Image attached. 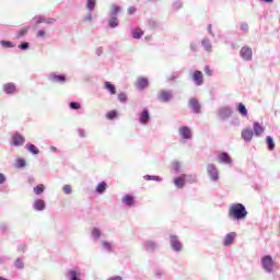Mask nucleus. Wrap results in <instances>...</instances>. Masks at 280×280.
Returning a JSON list of instances; mask_svg holds the SVG:
<instances>
[{
  "label": "nucleus",
  "instance_id": "nucleus-1",
  "mask_svg": "<svg viewBox=\"0 0 280 280\" xmlns=\"http://www.w3.org/2000/svg\"><path fill=\"white\" fill-rule=\"evenodd\" d=\"M248 217V210L243 203H233L229 209V218L231 220H236V222H242Z\"/></svg>",
  "mask_w": 280,
  "mask_h": 280
},
{
  "label": "nucleus",
  "instance_id": "nucleus-2",
  "mask_svg": "<svg viewBox=\"0 0 280 280\" xmlns=\"http://www.w3.org/2000/svg\"><path fill=\"white\" fill-rule=\"evenodd\" d=\"M119 12H121V7L117 4H112L108 12V27L110 30H115V27H119Z\"/></svg>",
  "mask_w": 280,
  "mask_h": 280
},
{
  "label": "nucleus",
  "instance_id": "nucleus-3",
  "mask_svg": "<svg viewBox=\"0 0 280 280\" xmlns=\"http://www.w3.org/2000/svg\"><path fill=\"white\" fill-rule=\"evenodd\" d=\"M260 264H261L262 270H265L267 275H271V272L275 270V260L270 255L262 256Z\"/></svg>",
  "mask_w": 280,
  "mask_h": 280
},
{
  "label": "nucleus",
  "instance_id": "nucleus-4",
  "mask_svg": "<svg viewBox=\"0 0 280 280\" xmlns=\"http://www.w3.org/2000/svg\"><path fill=\"white\" fill-rule=\"evenodd\" d=\"M170 246L173 253H183V242L174 234L170 235Z\"/></svg>",
  "mask_w": 280,
  "mask_h": 280
},
{
  "label": "nucleus",
  "instance_id": "nucleus-5",
  "mask_svg": "<svg viewBox=\"0 0 280 280\" xmlns=\"http://www.w3.org/2000/svg\"><path fill=\"white\" fill-rule=\"evenodd\" d=\"M207 174L212 183H218V180H220V171L215 164L207 165Z\"/></svg>",
  "mask_w": 280,
  "mask_h": 280
},
{
  "label": "nucleus",
  "instance_id": "nucleus-6",
  "mask_svg": "<svg viewBox=\"0 0 280 280\" xmlns=\"http://www.w3.org/2000/svg\"><path fill=\"white\" fill-rule=\"evenodd\" d=\"M217 115L221 121H226V119H231L233 115V108L229 106H222L217 110Z\"/></svg>",
  "mask_w": 280,
  "mask_h": 280
},
{
  "label": "nucleus",
  "instance_id": "nucleus-7",
  "mask_svg": "<svg viewBox=\"0 0 280 280\" xmlns=\"http://www.w3.org/2000/svg\"><path fill=\"white\" fill-rule=\"evenodd\" d=\"M188 108L195 114V115H200L202 113V105H200V102H198V98L191 97L188 101Z\"/></svg>",
  "mask_w": 280,
  "mask_h": 280
},
{
  "label": "nucleus",
  "instance_id": "nucleus-8",
  "mask_svg": "<svg viewBox=\"0 0 280 280\" xmlns=\"http://www.w3.org/2000/svg\"><path fill=\"white\" fill-rule=\"evenodd\" d=\"M2 91L4 93V95H16V93H19V88L16 86V83L13 82H9V83H4L2 85Z\"/></svg>",
  "mask_w": 280,
  "mask_h": 280
},
{
  "label": "nucleus",
  "instance_id": "nucleus-9",
  "mask_svg": "<svg viewBox=\"0 0 280 280\" xmlns=\"http://www.w3.org/2000/svg\"><path fill=\"white\" fill-rule=\"evenodd\" d=\"M47 80L49 82H54L55 84H65V82H67V75L52 72L48 74Z\"/></svg>",
  "mask_w": 280,
  "mask_h": 280
},
{
  "label": "nucleus",
  "instance_id": "nucleus-10",
  "mask_svg": "<svg viewBox=\"0 0 280 280\" xmlns=\"http://www.w3.org/2000/svg\"><path fill=\"white\" fill-rule=\"evenodd\" d=\"M240 56L245 62H250L253 60V48L244 46L240 50Z\"/></svg>",
  "mask_w": 280,
  "mask_h": 280
},
{
  "label": "nucleus",
  "instance_id": "nucleus-11",
  "mask_svg": "<svg viewBox=\"0 0 280 280\" xmlns=\"http://www.w3.org/2000/svg\"><path fill=\"white\" fill-rule=\"evenodd\" d=\"M139 124L141 126H148L150 124V109L148 107H144L142 113L139 114Z\"/></svg>",
  "mask_w": 280,
  "mask_h": 280
},
{
  "label": "nucleus",
  "instance_id": "nucleus-12",
  "mask_svg": "<svg viewBox=\"0 0 280 280\" xmlns=\"http://www.w3.org/2000/svg\"><path fill=\"white\" fill-rule=\"evenodd\" d=\"M142 247L147 250V253H154V250L159 248V243L153 240H147L142 243Z\"/></svg>",
  "mask_w": 280,
  "mask_h": 280
},
{
  "label": "nucleus",
  "instance_id": "nucleus-13",
  "mask_svg": "<svg viewBox=\"0 0 280 280\" xmlns=\"http://www.w3.org/2000/svg\"><path fill=\"white\" fill-rule=\"evenodd\" d=\"M148 86H150V81L148 80V78L139 77L137 79L136 89L138 91H145V89H148Z\"/></svg>",
  "mask_w": 280,
  "mask_h": 280
},
{
  "label": "nucleus",
  "instance_id": "nucleus-14",
  "mask_svg": "<svg viewBox=\"0 0 280 280\" xmlns=\"http://www.w3.org/2000/svg\"><path fill=\"white\" fill-rule=\"evenodd\" d=\"M82 272L80 271V269L74 268V269H70L68 270V272L66 273V278L68 280H82Z\"/></svg>",
  "mask_w": 280,
  "mask_h": 280
},
{
  "label": "nucleus",
  "instance_id": "nucleus-15",
  "mask_svg": "<svg viewBox=\"0 0 280 280\" xmlns=\"http://www.w3.org/2000/svg\"><path fill=\"white\" fill-rule=\"evenodd\" d=\"M218 161L222 165H233V159H231V155L228 152H221L218 155Z\"/></svg>",
  "mask_w": 280,
  "mask_h": 280
},
{
  "label": "nucleus",
  "instance_id": "nucleus-16",
  "mask_svg": "<svg viewBox=\"0 0 280 280\" xmlns=\"http://www.w3.org/2000/svg\"><path fill=\"white\" fill-rule=\"evenodd\" d=\"M173 183L177 189H183L187 183V174H180L173 179Z\"/></svg>",
  "mask_w": 280,
  "mask_h": 280
},
{
  "label": "nucleus",
  "instance_id": "nucleus-17",
  "mask_svg": "<svg viewBox=\"0 0 280 280\" xmlns=\"http://www.w3.org/2000/svg\"><path fill=\"white\" fill-rule=\"evenodd\" d=\"M25 143V137L23 135L16 132L12 137L11 145H14L15 148H21Z\"/></svg>",
  "mask_w": 280,
  "mask_h": 280
},
{
  "label": "nucleus",
  "instance_id": "nucleus-18",
  "mask_svg": "<svg viewBox=\"0 0 280 280\" xmlns=\"http://www.w3.org/2000/svg\"><path fill=\"white\" fill-rule=\"evenodd\" d=\"M192 82L196 84V86H202V84H205V77H202V71L196 70L192 73Z\"/></svg>",
  "mask_w": 280,
  "mask_h": 280
},
{
  "label": "nucleus",
  "instance_id": "nucleus-19",
  "mask_svg": "<svg viewBox=\"0 0 280 280\" xmlns=\"http://www.w3.org/2000/svg\"><path fill=\"white\" fill-rule=\"evenodd\" d=\"M254 131L252 129H243L242 130V139L245 141V143H250V141H253V137H254Z\"/></svg>",
  "mask_w": 280,
  "mask_h": 280
},
{
  "label": "nucleus",
  "instance_id": "nucleus-20",
  "mask_svg": "<svg viewBox=\"0 0 280 280\" xmlns=\"http://www.w3.org/2000/svg\"><path fill=\"white\" fill-rule=\"evenodd\" d=\"M179 137L185 140L191 139V129L188 126H183L178 130Z\"/></svg>",
  "mask_w": 280,
  "mask_h": 280
},
{
  "label": "nucleus",
  "instance_id": "nucleus-21",
  "mask_svg": "<svg viewBox=\"0 0 280 280\" xmlns=\"http://www.w3.org/2000/svg\"><path fill=\"white\" fill-rule=\"evenodd\" d=\"M159 102H163L164 104H167L170 100H172V92L162 90L158 95Z\"/></svg>",
  "mask_w": 280,
  "mask_h": 280
},
{
  "label": "nucleus",
  "instance_id": "nucleus-22",
  "mask_svg": "<svg viewBox=\"0 0 280 280\" xmlns=\"http://www.w3.org/2000/svg\"><path fill=\"white\" fill-rule=\"evenodd\" d=\"M235 237H237V233L235 232L228 233L223 240V246H226V247L231 246L233 242H235Z\"/></svg>",
  "mask_w": 280,
  "mask_h": 280
},
{
  "label": "nucleus",
  "instance_id": "nucleus-23",
  "mask_svg": "<svg viewBox=\"0 0 280 280\" xmlns=\"http://www.w3.org/2000/svg\"><path fill=\"white\" fill-rule=\"evenodd\" d=\"M253 132H254L255 137H261L262 132H266V128L264 126H261V124L255 121Z\"/></svg>",
  "mask_w": 280,
  "mask_h": 280
},
{
  "label": "nucleus",
  "instance_id": "nucleus-24",
  "mask_svg": "<svg viewBox=\"0 0 280 280\" xmlns=\"http://www.w3.org/2000/svg\"><path fill=\"white\" fill-rule=\"evenodd\" d=\"M46 207H47V205L45 203V200H43V199H37L33 203V209L35 211H45Z\"/></svg>",
  "mask_w": 280,
  "mask_h": 280
},
{
  "label": "nucleus",
  "instance_id": "nucleus-25",
  "mask_svg": "<svg viewBox=\"0 0 280 280\" xmlns=\"http://www.w3.org/2000/svg\"><path fill=\"white\" fill-rule=\"evenodd\" d=\"M201 47H203L205 51H208L209 54L213 51V45L209 38H203L201 40Z\"/></svg>",
  "mask_w": 280,
  "mask_h": 280
},
{
  "label": "nucleus",
  "instance_id": "nucleus-26",
  "mask_svg": "<svg viewBox=\"0 0 280 280\" xmlns=\"http://www.w3.org/2000/svg\"><path fill=\"white\" fill-rule=\"evenodd\" d=\"M122 205H126V207H133L135 206V196L125 195L122 197Z\"/></svg>",
  "mask_w": 280,
  "mask_h": 280
},
{
  "label": "nucleus",
  "instance_id": "nucleus-27",
  "mask_svg": "<svg viewBox=\"0 0 280 280\" xmlns=\"http://www.w3.org/2000/svg\"><path fill=\"white\" fill-rule=\"evenodd\" d=\"M104 86H105L106 91H108V93H110V95H116L117 94V88L112 82L106 81L104 83Z\"/></svg>",
  "mask_w": 280,
  "mask_h": 280
},
{
  "label": "nucleus",
  "instance_id": "nucleus-28",
  "mask_svg": "<svg viewBox=\"0 0 280 280\" xmlns=\"http://www.w3.org/2000/svg\"><path fill=\"white\" fill-rule=\"evenodd\" d=\"M106 189H108V184H106V182H101L98 183V185L96 186V194H105L106 192Z\"/></svg>",
  "mask_w": 280,
  "mask_h": 280
},
{
  "label": "nucleus",
  "instance_id": "nucleus-29",
  "mask_svg": "<svg viewBox=\"0 0 280 280\" xmlns=\"http://www.w3.org/2000/svg\"><path fill=\"white\" fill-rule=\"evenodd\" d=\"M27 152H30L31 154H34V156L40 154V150H38L34 144L32 143H26L25 145Z\"/></svg>",
  "mask_w": 280,
  "mask_h": 280
},
{
  "label": "nucleus",
  "instance_id": "nucleus-30",
  "mask_svg": "<svg viewBox=\"0 0 280 280\" xmlns=\"http://www.w3.org/2000/svg\"><path fill=\"white\" fill-rule=\"evenodd\" d=\"M131 36L136 40L141 39L143 37V30H141V28H132L131 30Z\"/></svg>",
  "mask_w": 280,
  "mask_h": 280
},
{
  "label": "nucleus",
  "instance_id": "nucleus-31",
  "mask_svg": "<svg viewBox=\"0 0 280 280\" xmlns=\"http://www.w3.org/2000/svg\"><path fill=\"white\" fill-rule=\"evenodd\" d=\"M180 75H183L182 71H175L172 74H170L166 80L167 82H176L178 80V78H180Z\"/></svg>",
  "mask_w": 280,
  "mask_h": 280
},
{
  "label": "nucleus",
  "instance_id": "nucleus-32",
  "mask_svg": "<svg viewBox=\"0 0 280 280\" xmlns=\"http://www.w3.org/2000/svg\"><path fill=\"white\" fill-rule=\"evenodd\" d=\"M237 110L242 117H248V109L246 108V105L244 103H238Z\"/></svg>",
  "mask_w": 280,
  "mask_h": 280
},
{
  "label": "nucleus",
  "instance_id": "nucleus-33",
  "mask_svg": "<svg viewBox=\"0 0 280 280\" xmlns=\"http://www.w3.org/2000/svg\"><path fill=\"white\" fill-rule=\"evenodd\" d=\"M266 144L270 152H272V150H275L276 144H275V139H272V136L266 137Z\"/></svg>",
  "mask_w": 280,
  "mask_h": 280
},
{
  "label": "nucleus",
  "instance_id": "nucleus-34",
  "mask_svg": "<svg viewBox=\"0 0 280 280\" xmlns=\"http://www.w3.org/2000/svg\"><path fill=\"white\" fill-rule=\"evenodd\" d=\"M144 180H154L155 183H163V177L159 175H144L143 176Z\"/></svg>",
  "mask_w": 280,
  "mask_h": 280
},
{
  "label": "nucleus",
  "instance_id": "nucleus-35",
  "mask_svg": "<svg viewBox=\"0 0 280 280\" xmlns=\"http://www.w3.org/2000/svg\"><path fill=\"white\" fill-rule=\"evenodd\" d=\"M13 266L15 270H23L25 268V261H23V258H16Z\"/></svg>",
  "mask_w": 280,
  "mask_h": 280
},
{
  "label": "nucleus",
  "instance_id": "nucleus-36",
  "mask_svg": "<svg viewBox=\"0 0 280 280\" xmlns=\"http://www.w3.org/2000/svg\"><path fill=\"white\" fill-rule=\"evenodd\" d=\"M92 237H93L94 242H97V240H100V237H102V230H100V228H93Z\"/></svg>",
  "mask_w": 280,
  "mask_h": 280
},
{
  "label": "nucleus",
  "instance_id": "nucleus-37",
  "mask_svg": "<svg viewBox=\"0 0 280 280\" xmlns=\"http://www.w3.org/2000/svg\"><path fill=\"white\" fill-rule=\"evenodd\" d=\"M180 167H182L180 162H178V161L172 162L173 174H180Z\"/></svg>",
  "mask_w": 280,
  "mask_h": 280
},
{
  "label": "nucleus",
  "instance_id": "nucleus-38",
  "mask_svg": "<svg viewBox=\"0 0 280 280\" xmlns=\"http://www.w3.org/2000/svg\"><path fill=\"white\" fill-rule=\"evenodd\" d=\"M25 165H27V162L25 161V159L23 158H19L16 161H15V167L18 170H23V167H25Z\"/></svg>",
  "mask_w": 280,
  "mask_h": 280
},
{
  "label": "nucleus",
  "instance_id": "nucleus-39",
  "mask_svg": "<svg viewBox=\"0 0 280 280\" xmlns=\"http://www.w3.org/2000/svg\"><path fill=\"white\" fill-rule=\"evenodd\" d=\"M95 5H97L96 0H86L88 12H93V10H95Z\"/></svg>",
  "mask_w": 280,
  "mask_h": 280
},
{
  "label": "nucleus",
  "instance_id": "nucleus-40",
  "mask_svg": "<svg viewBox=\"0 0 280 280\" xmlns=\"http://www.w3.org/2000/svg\"><path fill=\"white\" fill-rule=\"evenodd\" d=\"M0 45L1 47H3L4 49H12L15 47L14 43L10 42V40H0Z\"/></svg>",
  "mask_w": 280,
  "mask_h": 280
},
{
  "label": "nucleus",
  "instance_id": "nucleus-41",
  "mask_svg": "<svg viewBox=\"0 0 280 280\" xmlns=\"http://www.w3.org/2000/svg\"><path fill=\"white\" fill-rule=\"evenodd\" d=\"M44 192H45V185L39 184V185L34 187L35 196H40V194H44Z\"/></svg>",
  "mask_w": 280,
  "mask_h": 280
},
{
  "label": "nucleus",
  "instance_id": "nucleus-42",
  "mask_svg": "<svg viewBox=\"0 0 280 280\" xmlns=\"http://www.w3.org/2000/svg\"><path fill=\"white\" fill-rule=\"evenodd\" d=\"M69 108L71 110H80V108H82V104H80L79 102L72 101L69 103Z\"/></svg>",
  "mask_w": 280,
  "mask_h": 280
},
{
  "label": "nucleus",
  "instance_id": "nucleus-43",
  "mask_svg": "<svg viewBox=\"0 0 280 280\" xmlns=\"http://www.w3.org/2000/svg\"><path fill=\"white\" fill-rule=\"evenodd\" d=\"M18 48L21 49V51H27V49H30V42H22L19 44Z\"/></svg>",
  "mask_w": 280,
  "mask_h": 280
},
{
  "label": "nucleus",
  "instance_id": "nucleus-44",
  "mask_svg": "<svg viewBox=\"0 0 280 280\" xmlns=\"http://www.w3.org/2000/svg\"><path fill=\"white\" fill-rule=\"evenodd\" d=\"M28 31H30V27H24L20 30L15 35V38H23V36H25V34H27Z\"/></svg>",
  "mask_w": 280,
  "mask_h": 280
},
{
  "label": "nucleus",
  "instance_id": "nucleus-45",
  "mask_svg": "<svg viewBox=\"0 0 280 280\" xmlns=\"http://www.w3.org/2000/svg\"><path fill=\"white\" fill-rule=\"evenodd\" d=\"M62 191L67 196H71V194L73 192V188L71 187V185H63Z\"/></svg>",
  "mask_w": 280,
  "mask_h": 280
},
{
  "label": "nucleus",
  "instance_id": "nucleus-46",
  "mask_svg": "<svg viewBox=\"0 0 280 280\" xmlns=\"http://www.w3.org/2000/svg\"><path fill=\"white\" fill-rule=\"evenodd\" d=\"M118 102H121V104H126L128 102V95L124 92L118 94Z\"/></svg>",
  "mask_w": 280,
  "mask_h": 280
},
{
  "label": "nucleus",
  "instance_id": "nucleus-47",
  "mask_svg": "<svg viewBox=\"0 0 280 280\" xmlns=\"http://www.w3.org/2000/svg\"><path fill=\"white\" fill-rule=\"evenodd\" d=\"M102 246L105 250H107L108 253H113V244H110L109 242L104 241L102 243Z\"/></svg>",
  "mask_w": 280,
  "mask_h": 280
},
{
  "label": "nucleus",
  "instance_id": "nucleus-48",
  "mask_svg": "<svg viewBox=\"0 0 280 280\" xmlns=\"http://www.w3.org/2000/svg\"><path fill=\"white\" fill-rule=\"evenodd\" d=\"M106 118L113 121V119H117V110H110L106 114Z\"/></svg>",
  "mask_w": 280,
  "mask_h": 280
},
{
  "label": "nucleus",
  "instance_id": "nucleus-49",
  "mask_svg": "<svg viewBox=\"0 0 280 280\" xmlns=\"http://www.w3.org/2000/svg\"><path fill=\"white\" fill-rule=\"evenodd\" d=\"M173 8H174L175 10H180V8H183V1H182V0H175V1L173 2Z\"/></svg>",
  "mask_w": 280,
  "mask_h": 280
},
{
  "label": "nucleus",
  "instance_id": "nucleus-50",
  "mask_svg": "<svg viewBox=\"0 0 280 280\" xmlns=\"http://www.w3.org/2000/svg\"><path fill=\"white\" fill-rule=\"evenodd\" d=\"M241 32H244V34H248V23L243 22L240 26Z\"/></svg>",
  "mask_w": 280,
  "mask_h": 280
},
{
  "label": "nucleus",
  "instance_id": "nucleus-51",
  "mask_svg": "<svg viewBox=\"0 0 280 280\" xmlns=\"http://www.w3.org/2000/svg\"><path fill=\"white\" fill-rule=\"evenodd\" d=\"M78 132V136L81 138V139H86V130L82 129V128H79L77 130Z\"/></svg>",
  "mask_w": 280,
  "mask_h": 280
},
{
  "label": "nucleus",
  "instance_id": "nucleus-52",
  "mask_svg": "<svg viewBox=\"0 0 280 280\" xmlns=\"http://www.w3.org/2000/svg\"><path fill=\"white\" fill-rule=\"evenodd\" d=\"M84 23L93 21V11H89L88 15L83 18Z\"/></svg>",
  "mask_w": 280,
  "mask_h": 280
},
{
  "label": "nucleus",
  "instance_id": "nucleus-53",
  "mask_svg": "<svg viewBox=\"0 0 280 280\" xmlns=\"http://www.w3.org/2000/svg\"><path fill=\"white\" fill-rule=\"evenodd\" d=\"M8 229H9L8 223H1L0 224L1 233H8Z\"/></svg>",
  "mask_w": 280,
  "mask_h": 280
},
{
  "label": "nucleus",
  "instance_id": "nucleus-54",
  "mask_svg": "<svg viewBox=\"0 0 280 280\" xmlns=\"http://www.w3.org/2000/svg\"><path fill=\"white\" fill-rule=\"evenodd\" d=\"M205 73H206V75H209V78H211V75H213V70H211V68L209 66H206Z\"/></svg>",
  "mask_w": 280,
  "mask_h": 280
},
{
  "label": "nucleus",
  "instance_id": "nucleus-55",
  "mask_svg": "<svg viewBox=\"0 0 280 280\" xmlns=\"http://www.w3.org/2000/svg\"><path fill=\"white\" fill-rule=\"evenodd\" d=\"M18 250H19V253H25V250H27V245H25V244H20V245L18 246Z\"/></svg>",
  "mask_w": 280,
  "mask_h": 280
},
{
  "label": "nucleus",
  "instance_id": "nucleus-56",
  "mask_svg": "<svg viewBox=\"0 0 280 280\" xmlns=\"http://www.w3.org/2000/svg\"><path fill=\"white\" fill-rule=\"evenodd\" d=\"M208 34H210L212 38H215V33H213V25L211 24L208 25Z\"/></svg>",
  "mask_w": 280,
  "mask_h": 280
},
{
  "label": "nucleus",
  "instance_id": "nucleus-57",
  "mask_svg": "<svg viewBox=\"0 0 280 280\" xmlns=\"http://www.w3.org/2000/svg\"><path fill=\"white\" fill-rule=\"evenodd\" d=\"M186 180L187 183H196V175H187Z\"/></svg>",
  "mask_w": 280,
  "mask_h": 280
},
{
  "label": "nucleus",
  "instance_id": "nucleus-58",
  "mask_svg": "<svg viewBox=\"0 0 280 280\" xmlns=\"http://www.w3.org/2000/svg\"><path fill=\"white\" fill-rule=\"evenodd\" d=\"M190 51H198V44L197 43H194V42L190 43Z\"/></svg>",
  "mask_w": 280,
  "mask_h": 280
},
{
  "label": "nucleus",
  "instance_id": "nucleus-59",
  "mask_svg": "<svg viewBox=\"0 0 280 280\" xmlns=\"http://www.w3.org/2000/svg\"><path fill=\"white\" fill-rule=\"evenodd\" d=\"M56 23V19L54 18H46V25H54Z\"/></svg>",
  "mask_w": 280,
  "mask_h": 280
},
{
  "label": "nucleus",
  "instance_id": "nucleus-60",
  "mask_svg": "<svg viewBox=\"0 0 280 280\" xmlns=\"http://www.w3.org/2000/svg\"><path fill=\"white\" fill-rule=\"evenodd\" d=\"M5 180H8L5 175L3 173H0V185H3L5 183Z\"/></svg>",
  "mask_w": 280,
  "mask_h": 280
},
{
  "label": "nucleus",
  "instance_id": "nucleus-61",
  "mask_svg": "<svg viewBox=\"0 0 280 280\" xmlns=\"http://www.w3.org/2000/svg\"><path fill=\"white\" fill-rule=\"evenodd\" d=\"M231 125H232V126H240V118H233V119L231 120Z\"/></svg>",
  "mask_w": 280,
  "mask_h": 280
},
{
  "label": "nucleus",
  "instance_id": "nucleus-62",
  "mask_svg": "<svg viewBox=\"0 0 280 280\" xmlns=\"http://www.w3.org/2000/svg\"><path fill=\"white\" fill-rule=\"evenodd\" d=\"M136 12H137V8H135V7H129V8H128V14L132 15V14H135Z\"/></svg>",
  "mask_w": 280,
  "mask_h": 280
},
{
  "label": "nucleus",
  "instance_id": "nucleus-63",
  "mask_svg": "<svg viewBox=\"0 0 280 280\" xmlns=\"http://www.w3.org/2000/svg\"><path fill=\"white\" fill-rule=\"evenodd\" d=\"M162 275H163V270L161 269L155 270V277H158V279H160Z\"/></svg>",
  "mask_w": 280,
  "mask_h": 280
},
{
  "label": "nucleus",
  "instance_id": "nucleus-64",
  "mask_svg": "<svg viewBox=\"0 0 280 280\" xmlns=\"http://www.w3.org/2000/svg\"><path fill=\"white\" fill-rule=\"evenodd\" d=\"M107 280H121V277H119V276H115V277H110L109 279H107Z\"/></svg>",
  "mask_w": 280,
  "mask_h": 280
}]
</instances>
